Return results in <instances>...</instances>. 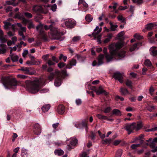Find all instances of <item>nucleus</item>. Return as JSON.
<instances>
[{"label":"nucleus","mask_w":157,"mask_h":157,"mask_svg":"<svg viewBox=\"0 0 157 157\" xmlns=\"http://www.w3.org/2000/svg\"><path fill=\"white\" fill-rule=\"evenodd\" d=\"M123 45L120 42L113 44L109 46L110 54H106L105 55L107 62L111 61L114 56L123 58L125 56L126 52L124 51L119 52V50L122 48Z\"/></svg>","instance_id":"1"},{"label":"nucleus","mask_w":157,"mask_h":157,"mask_svg":"<svg viewBox=\"0 0 157 157\" xmlns=\"http://www.w3.org/2000/svg\"><path fill=\"white\" fill-rule=\"evenodd\" d=\"M24 87L28 91L32 94H36L38 92L41 94L45 93L48 91V89L41 88L40 79L27 80L25 81Z\"/></svg>","instance_id":"2"},{"label":"nucleus","mask_w":157,"mask_h":157,"mask_svg":"<svg viewBox=\"0 0 157 157\" xmlns=\"http://www.w3.org/2000/svg\"><path fill=\"white\" fill-rule=\"evenodd\" d=\"M3 84L6 89L13 88L17 85V82L14 78H10L8 77L4 78L2 79Z\"/></svg>","instance_id":"3"},{"label":"nucleus","mask_w":157,"mask_h":157,"mask_svg":"<svg viewBox=\"0 0 157 157\" xmlns=\"http://www.w3.org/2000/svg\"><path fill=\"white\" fill-rule=\"evenodd\" d=\"M51 23V25L49 26V28L53 32L54 34L53 39L59 40L60 41L63 40L64 38L61 37V36L63 35V33L62 31L57 28L52 27V26L55 25V23L54 22H52Z\"/></svg>","instance_id":"4"},{"label":"nucleus","mask_w":157,"mask_h":157,"mask_svg":"<svg viewBox=\"0 0 157 157\" xmlns=\"http://www.w3.org/2000/svg\"><path fill=\"white\" fill-rule=\"evenodd\" d=\"M135 128L136 124L135 123H133L131 124L127 123L125 124L123 129L126 130L127 131L128 134L129 135L133 132V131L135 129Z\"/></svg>","instance_id":"5"},{"label":"nucleus","mask_w":157,"mask_h":157,"mask_svg":"<svg viewBox=\"0 0 157 157\" xmlns=\"http://www.w3.org/2000/svg\"><path fill=\"white\" fill-rule=\"evenodd\" d=\"M70 143L66 147L67 149L69 151L74 148L78 143V140L76 138H71L70 139Z\"/></svg>","instance_id":"6"},{"label":"nucleus","mask_w":157,"mask_h":157,"mask_svg":"<svg viewBox=\"0 0 157 157\" xmlns=\"http://www.w3.org/2000/svg\"><path fill=\"white\" fill-rule=\"evenodd\" d=\"M123 73L117 71L114 73L113 77L115 79L118 80L120 83H122L123 82Z\"/></svg>","instance_id":"7"},{"label":"nucleus","mask_w":157,"mask_h":157,"mask_svg":"<svg viewBox=\"0 0 157 157\" xmlns=\"http://www.w3.org/2000/svg\"><path fill=\"white\" fill-rule=\"evenodd\" d=\"M65 24L67 28L70 29L74 27L76 25V22L74 20L67 19L65 21Z\"/></svg>","instance_id":"8"},{"label":"nucleus","mask_w":157,"mask_h":157,"mask_svg":"<svg viewBox=\"0 0 157 157\" xmlns=\"http://www.w3.org/2000/svg\"><path fill=\"white\" fill-rule=\"evenodd\" d=\"M60 72L58 70H56L54 72L50 73V75L48 77V79L50 81H51L53 79L54 77H60Z\"/></svg>","instance_id":"9"},{"label":"nucleus","mask_w":157,"mask_h":157,"mask_svg":"<svg viewBox=\"0 0 157 157\" xmlns=\"http://www.w3.org/2000/svg\"><path fill=\"white\" fill-rule=\"evenodd\" d=\"M94 91L96 92L97 95H99L101 94H104L105 95H107L109 93L103 89L101 86L99 87L98 89H97L95 87H94Z\"/></svg>","instance_id":"10"},{"label":"nucleus","mask_w":157,"mask_h":157,"mask_svg":"<svg viewBox=\"0 0 157 157\" xmlns=\"http://www.w3.org/2000/svg\"><path fill=\"white\" fill-rule=\"evenodd\" d=\"M31 69L30 67H22L19 70L24 71V73L25 74L32 75L35 73V71H34L33 72H30Z\"/></svg>","instance_id":"11"},{"label":"nucleus","mask_w":157,"mask_h":157,"mask_svg":"<svg viewBox=\"0 0 157 157\" xmlns=\"http://www.w3.org/2000/svg\"><path fill=\"white\" fill-rule=\"evenodd\" d=\"M75 126L78 128H81L83 127H84L86 130L87 127L86 123L82 121V122H77L75 124Z\"/></svg>","instance_id":"12"},{"label":"nucleus","mask_w":157,"mask_h":157,"mask_svg":"<svg viewBox=\"0 0 157 157\" xmlns=\"http://www.w3.org/2000/svg\"><path fill=\"white\" fill-rule=\"evenodd\" d=\"M3 23L4 24V27L5 29L7 30L12 28L13 31H15V29L13 25H12L10 23L6 21H4Z\"/></svg>","instance_id":"13"},{"label":"nucleus","mask_w":157,"mask_h":157,"mask_svg":"<svg viewBox=\"0 0 157 157\" xmlns=\"http://www.w3.org/2000/svg\"><path fill=\"white\" fill-rule=\"evenodd\" d=\"M33 131L34 133L36 135H39L40 134L41 132V128L38 124H36L34 125Z\"/></svg>","instance_id":"14"},{"label":"nucleus","mask_w":157,"mask_h":157,"mask_svg":"<svg viewBox=\"0 0 157 157\" xmlns=\"http://www.w3.org/2000/svg\"><path fill=\"white\" fill-rule=\"evenodd\" d=\"M32 10L35 12L43 13V9L41 6H34Z\"/></svg>","instance_id":"15"},{"label":"nucleus","mask_w":157,"mask_h":157,"mask_svg":"<svg viewBox=\"0 0 157 157\" xmlns=\"http://www.w3.org/2000/svg\"><path fill=\"white\" fill-rule=\"evenodd\" d=\"M76 64V60L74 59H72L69 61V63L66 66V69H71L72 66H75Z\"/></svg>","instance_id":"16"},{"label":"nucleus","mask_w":157,"mask_h":157,"mask_svg":"<svg viewBox=\"0 0 157 157\" xmlns=\"http://www.w3.org/2000/svg\"><path fill=\"white\" fill-rule=\"evenodd\" d=\"M65 110V107L63 105H60L58 106L57 109V112L59 114H63Z\"/></svg>","instance_id":"17"},{"label":"nucleus","mask_w":157,"mask_h":157,"mask_svg":"<svg viewBox=\"0 0 157 157\" xmlns=\"http://www.w3.org/2000/svg\"><path fill=\"white\" fill-rule=\"evenodd\" d=\"M157 48V47L155 46L151 47L150 50V53L153 56H157V50L156 49Z\"/></svg>","instance_id":"18"},{"label":"nucleus","mask_w":157,"mask_h":157,"mask_svg":"<svg viewBox=\"0 0 157 157\" xmlns=\"http://www.w3.org/2000/svg\"><path fill=\"white\" fill-rule=\"evenodd\" d=\"M104 56L103 54H100L98 58V66H99L103 63V60Z\"/></svg>","instance_id":"19"},{"label":"nucleus","mask_w":157,"mask_h":157,"mask_svg":"<svg viewBox=\"0 0 157 157\" xmlns=\"http://www.w3.org/2000/svg\"><path fill=\"white\" fill-rule=\"evenodd\" d=\"M120 92L123 95H126L128 94H130V93L127 89L123 87L121 88Z\"/></svg>","instance_id":"20"},{"label":"nucleus","mask_w":157,"mask_h":157,"mask_svg":"<svg viewBox=\"0 0 157 157\" xmlns=\"http://www.w3.org/2000/svg\"><path fill=\"white\" fill-rule=\"evenodd\" d=\"M50 104L45 105L41 108L42 110L44 113L47 112L50 109Z\"/></svg>","instance_id":"21"},{"label":"nucleus","mask_w":157,"mask_h":157,"mask_svg":"<svg viewBox=\"0 0 157 157\" xmlns=\"http://www.w3.org/2000/svg\"><path fill=\"white\" fill-rule=\"evenodd\" d=\"M154 25L157 26L154 23H150L146 25L145 28L147 30H150L153 29Z\"/></svg>","instance_id":"22"},{"label":"nucleus","mask_w":157,"mask_h":157,"mask_svg":"<svg viewBox=\"0 0 157 157\" xmlns=\"http://www.w3.org/2000/svg\"><path fill=\"white\" fill-rule=\"evenodd\" d=\"M54 153L56 155L60 156L64 154V151L60 149H57L55 150Z\"/></svg>","instance_id":"23"},{"label":"nucleus","mask_w":157,"mask_h":157,"mask_svg":"<svg viewBox=\"0 0 157 157\" xmlns=\"http://www.w3.org/2000/svg\"><path fill=\"white\" fill-rule=\"evenodd\" d=\"M60 77H57L54 82V85L56 86H59L61 84V80Z\"/></svg>","instance_id":"24"},{"label":"nucleus","mask_w":157,"mask_h":157,"mask_svg":"<svg viewBox=\"0 0 157 157\" xmlns=\"http://www.w3.org/2000/svg\"><path fill=\"white\" fill-rule=\"evenodd\" d=\"M21 157H28V154L27 150L24 148H22L21 154Z\"/></svg>","instance_id":"25"},{"label":"nucleus","mask_w":157,"mask_h":157,"mask_svg":"<svg viewBox=\"0 0 157 157\" xmlns=\"http://www.w3.org/2000/svg\"><path fill=\"white\" fill-rule=\"evenodd\" d=\"M113 114L116 116H121V115L120 111L118 109H114L113 110Z\"/></svg>","instance_id":"26"},{"label":"nucleus","mask_w":157,"mask_h":157,"mask_svg":"<svg viewBox=\"0 0 157 157\" xmlns=\"http://www.w3.org/2000/svg\"><path fill=\"white\" fill-rule=\"evenodd\" d=\"M40 33L42 38L44 41H46L47 40V37L46 34L44 32H41L40 31Z\"/></svg>","instance_id":"27"},{"label":"nucleus","mask_w":157,"mask_h":157,"mask_svg":"<svg viewBox=\"0 0 157 157\" xmlns=\"http://www.w3.org/2000/svg\"><path fill=\"white\" fill-rule=\"evenodd\" d=\"M81 37L80 36H75L73 38L71 42V43H74L79 41Z\"/></svg>","instance_id":"28"},{"label":"nucleus","mask_w":157,"mask_h":157,"mask_svg":"<svg viewBox=\"0 0 157 157\" xmlns=\"http://www.w3.org/2000/svg\"><path fill=\"white\" fill-rule=\"evenodd\" d=\"M24 17L23 15L20 13H17L15 16V18H18V19L22 20Z\"/></svg>","instance_id":"29"},{"label":"nucleus","mask_w":157,"mask_h":157,"mask_svg":"<svg viewBox=\"0 0 157 157\" xmlns=\"http://www.w3.org/2000/svg\"><path fill=\"white\" fill-rule=\"evenodd\" d=\"M125 84L126 86L129 87L131 89H132V82L131 80L127 79L126 82Z\"/></svg>","instance_id":"30"},{"label":"nucleus","mask_w":157,"mask_h":157,"mask_svg":"<svg viewBox=\"0 0 157 157\" xmlns=\"http://www.w3.org/2000/svg\"><path fill=\"white\" fill-rule=\"evenodd\" d=\"M10 56L11 59L13 61L16 62L18 60V57L17 56L12 54Z\"/></svg>","instance_id":"31"},{"label":"nucleus","mask_w":157,"mask_h":157,"mask_svg":"<svg viewBox=\"0 0 157 157\" xmlns=\"http://www.w3.org/2000/svg\"><path fill=\"white\" fill-rule=\"evenodd\" d=\"M139 44L138 43H136L133 44L130 48V51L132 52L135 50L136 49H138L137 45Z\"/></svg>","instance_id":"32"},{"label":"nucleus","mask_w":157,"mask_h":157,"mask_svg":"<svg viewBox=\"0 0 157 157\" xmlns=\"http://www.w3.org/2000/svg\"><path fill=\"white\" fill-rule=\"evenodd\" d=\"M143 126L142 123L141 122H140L138 123L137 126H136L135 129L136 131H138Z\"/></svg>","instance_id":"33"},{"label":"nucleus","mask_w":157,"mask_h":157,"mask_svg":"<svg viewBox=\"0 0 157 157\" xmlns=\"http://www.w3.org/2000/svg\"><path fill=\"white\" fill-rule=\"evenodd\" d=\"M85 19L88 22H90L92 21L93 17L90 15L88 14L86 16Z\"/></svg>","instance_id":"34"},{"label":"nucleus","mask_w":157,"mask_h":157,"mask_svg":"<svg viewBox=\"0 0 157 157\" xmlns=\"http://www.w3.org/2000/svg\"><path fill=\"white\" fill-rule=\"evenodd\" d=\"M25 16L27 18H30L33 17L32 14L29 12H25L23 13Z\"/></svg>","instance_id":"35"},{"label":"nucleus","mask_w":157,"mask_h":157,"mask_svg":"<svg viewBox=\"0 0 157 157\" xmlns=\"http://www.w3.org/2000/svg\"><path fill=\"white\" fill-rule=\"evenodd\" d=\"M122 153V150L121 149H119L117 151L115 157H121Z\"/></svg>","instance_id":"36"},{"label":"nucleus","mask_w":157,"mask_h":157,"mask_svg":"<svg viewBox=\"0 0 157 157\" xmlns=\"http://www.w3.org/2000/svg\"><path fill=\"white\" fill-rule=\"evenodd\" d=\"M21 20L22 21V23H23L24 25H26L27 24H29L30 20L26 19L24 17Z\"/></svg>","instance_id":"37"},{"label":"nucleus","mask_w":157,"mask_h":157,"mask_svg":"<svg viewBox=\"0 0 157 157\" xmlns=\"http://www.w3.org/2000/svg\"><path fill=\"white\" fill-rule=\"evenodd\" d=\"M36 29L37 31H38L40 29V32L41 31V32H44L43 30V25L40 23L38 25H37L36 27Z\"/></svg>","instance_id":"38"},{"label":"nucleus","mask_w":157,"mask_h":157,"mask_svg":"<svg viewBox=\"0 0 157 157\" xmlns=\"http://www.w3.org/2000/svg\"><path fill=\"white\" fill-rule=\"evenodd\" d=\"M28 25V28L29 29H31L32 28H34V25L31 20H30Z\"/></svg>","instance_id":"39"},{"label":"nucleus","mask_w":157,"mask_h":157,"mask_svg":"<svg viewBox=\"0 0 157 157\" xmlns=\"http://www.w3.org/2000/svg\"><path fill=\"white\" fill-rule=\"evenodd\" d=\"M145 65L147 67H150L151 66L152 64L150 60L146 59L144 62Z\"/></svg>","instance_id":"40"},{"label":"nucleus","mask_w":157,"mask_h":157,"mask_svg":"<svg viewBox=\"0 0 157 157\" xmlns=\"http://www.w3.org/2000/svg\"><path fill=\"white\" fill-rule=\"evenodd\" d=\"M147 109L150 112H152L153 110L155 109V107L153 105H148L146 107Z\"/></svg>","instance_id":"41"},{"label":"nucleus","mask_w":157,"mask_h":157,"mask_svg":"<svg viewBox=\"0 0 157 157\" xmlns=\"http://www.w3.org/2000/svg\"><path fill=\"white\" fill-rule=\"evenodd\" d=\"M134 37L136 38L138 40H140L143 39V37L142 36L140 35L138 33L135 34L133 36Z\"/></svg>","instance_id":"42"},{"label":"nucleus","mask_w":157,"mask_h":157,"mask_svg":"<svg viewBox=\"0 0 157 157\" xmlns=\"http://www.w3.org/2000/svg\"><path fill=\"white\" fill-rule=\"evenodd\" d=\"M17 76L18 78L22 79H26L28 77V76L21 74L17 75Z\"/></svg>","instance_id":"43"},{"label":"nucleus","mask_w":157,"mask_h":157,"mask_svg":"<svg viewBox=\"0 0 157 157\" xmlns=\"http://www.w3.org/2000/svg\"><path fill=\"white\" fill-rule=\"evenodd\" d=\"M141 144L140 143L139 144H132L131 146V148L132 149H136L137 147H139Z\"/></svg>","instance_id":"44"},{"label":"nucleus","mask_w":157,"mask_h":157,"mask_svg":"<svg viewBox=\"0 0 157 157\" xmlns=\"http://www.w3.org/2000/svg\"><path fill=\"white\" fill-rule=\"evenodd\" d=\"M97 116L100 119L105 120L107 119V117L101 114H98L97 115Z\"/></svg>","instance_id":"45"},{"label":"nucleus","mask_w":157,"mask_h":157,"mask_svg":"<svg viewBox=\"0 0 157 157\" xmlns=\"http://www.w3.org/2000/svg\"><path fill=\"white\" fill-rule=\"evenodd\" d=\"M102 30V28H100L96 32L93 33H92V35L93 36L96 37V36L100 33L101 32Z\"/></svg>","instance_id":"46"},{"label":"nucleus","mask_w":157,"mask_h":157,"mask_svg":"<svg viewBox=\"0 0 157 157\" xmlns=\"http://www.w3.org/2000/svg\"><path fill=\"white\" fill-rule=\"evenodd\" d=\"M49 56V54H47L43 56L42 57V58L44 60L46 61L48 59Z\"/></svg>","instance_id":"47"},{"label":"nucleus","mask_w":157,"mask_h":157,"mask_svg":"<svg viewBox=\"0 0 157 157\" xmlns=\"http://www.w3.org/2000/svg\"><path fill=\"white\" fill-rule=\"evenodd\" d=\"M6 51V48H0V54H4Z\"/></svg>","instance_id":"48"},{"label":"nucleus","mask_w":157,"mask_h":157,"mask_svg":"<svg viewBox=\"0 0 157 157\" xmlns=\"http://www.w3.org/2000/svg\"><path fill=\"white\" fill-rule=\"evenodd\" d=\"M6 40L3 36L0 37V41L2 43H5L6 41Z\"/></svg>","instance_id":"49"},{"label":"nucleus","mask_w":157,"mask_h":157,"mask_svg":"<svg viewBox=\"0 0 157 157\" xmlns=\"http://www.w3.org/2000/svg\"><path fill=\"white\" fill-rule=\"evenodd\" d=\"M144 135L141 134L139 136V137L140 139V144H142L144 142L143 140H142V139L144 137Z\"/></svg>","instance_id":"50"},{"label":"nucleus","mask_w":157,"mask_h":157,"mask_svg":"<svg viewBox=\"0 0 157 157\" xmlns=\"http://www.w3.org/2000/svg\"><path fill=\"white\" fill-rule=\"evenodd\" d=\"M65 66V64L64 63L61 62L59 63L58 64V66L60 68H62Z\"/></svg>","instance_id":"51"},{"label":"nucleus","mask_w":157,"mask_h":157,"mask_svg":"<svg viewBox=\"0 0 157 157\" xmlns=\"http://www.w3.org/2000/svg\"><path fill=\"white\" fill-rule=\"evenodd\" d=\"M88 154L86 152H83L81 155L80 157H89Z\"/></svg>","instance_id":"52"},{"label":"nucleus","mask_w":157,"mask_h":157,"mask_svg":"<svg viewBox=\"0 0 157 157\" xmlns=\"http://www.w3.org/2000/svg\"><path fill=\"white\" fill-rule=\"evenodd\" d=\"M13 7L11 6H8L5 9L6 12L8 13L10 11H11L12 10Z\"/></svg>","instance_id":"53"},{"label":"nucleus","mask_w":157,"mask_h":157,"mask_svg":"<svg viewBox=\"0 0 157 157\" xmlns=\"http://www.w3.org/2000/svg\"><path fill=\"white\" fill-rule=\"evenodd\" d=\"M67 69L66 68V69L63 70L61 71V72H60V77L61 76V74H62L63 75L65 76L67 75V71L66 69Z\"/></svg>","instance_id":"54"},{"label":"nucleus","mask_w":157,"mask_h":157,"mask_svg":"<svg viewBox=\"0 0 157 157\" xmlns=\"http://www.w3.org/2000/svg\"><path fill=\"white\" fill-rule=\"evenodd\" d=\"M57 8V6L56 4H54L51 7V9L53 11H55Z\"/></svg>","instance_id":"55"},{"label":"nucleus","mask_w":157,"mask_h":157,"mask_svg":"<svg viewBox=\"0 0 157 157\" xmlns=\"http://www.w3.org/2000/svg\"><path fill=\"white\" fill-rule=\"evenodd\" d=\"M14 2L13 1V2H12L11 1H7L6 2V3L8 5H13L14 6H15L16 5L14 3Z\"/></svg>","instance_id":"56"},{"label":"nucleus","mask_w":157,"mask_h":157,"mask_svg":"<svg viewBox=\"0 0 157 157\" xmlns=\"http://www.w3.org/2000/svg\"><path fill=\"white\" fill-rule=\"evenodd\" d=\"M101 35H98L97 37V42L98 44H101Z\"/></svg>","instance_id":"57"},{"label":"nucleus","mask_w":157,"mask_h":157,"mask_svg":"<svg viewBox=\"0 0 157 157\" xmlns=\"http://www.w3.org/2000/svg\"><path fill=\"white\" fill-rule=\"evenodd\" d=\"M48 64L49 66L55 65V63L53 62L51 59H49L48 61Z\"/></svg>","instance_id":"58"},{"label":"nucleus","mask_w":157,"mask_h":157,"mask_svg":"<svg viewBox=\"0 0 157 157\" xmlns=\"http://www.w3.org/2000/svg\"><path fill=\"white\" fill-rule=\"evenodd\" d=\"M76 103L77 105H80L82 103V101L80 99H78L76 100Z\"/></svg>","instance_id":"59"},{"label":"nucleus","mask_w":157,"mask_h":157,"mask_svg":"<svg viewBox=\"0 0 157 157\" xmlns=\"http://www.w3.org/2000/svg\"><path fill=\"white\" fill-rule=\"evenodd\" d=\"M28 51L27 50H24V52L22 53V56L25 57L28 54Z\"/></svg>","instance_id":"60"},{"label":"nucleus","mask_w":157,"mask_h":157,"mask_svg":"<svg viewBox=\"0 0 157 157\" xmlns=\"http://www.w3.org/2000/svg\"><path fill=\"white\" fill-rule=\"evenodd\" d=\"M110 110L111 108L110 107H107L105 109L104 112L106 113H108L110 111Z\"/></svg>","instance_id":"61"},{"label":"nucleus","mask_w":157,"mask_h":157,"mask_svg":"<svg viewBox=\"0 0 157 157\" xmlns=\"http://www.w3.org/2000/svg\"><path fill=\"white\" fill-rule=\"evenodd\" d=\"M13 44H14L15 42L17 41V38L16 36H14L11 39Z\"/></svg>","instance_id":"62"},{"label":"nucleus","mask_w":157,"mask_h":157,"mask_svg":"<svg viewBox=\"0 0 157 157\" xmlns=\"http://www.w3.org/2000/svg\"><path fill=\"white\" fill-rule=\"evenodd\" d=\"M59 125V123H57L55 124H54L52 125V127L54 129H56L58 127Z\"/></svg>","instance_id":"63"},{"label":"nucleus","mask_w":157,"mask_h":157,"mask_svg":"<svg viewBox=\"0 0 157 157\" xmlns=\"http://www.w3.org/2000/svg\"><path fill=\"white\" fill-rule=\"evenodd\" d=\"M52 60L54 61H55L56 63H57L59 61L58 59L56 58V57L55 56H52Z\"/></svg>","instance_id":"64"}]
</instances>
